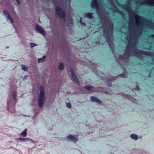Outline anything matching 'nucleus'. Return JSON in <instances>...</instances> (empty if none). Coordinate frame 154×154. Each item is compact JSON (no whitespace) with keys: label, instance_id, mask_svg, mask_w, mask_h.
<instances>
[{"label":"nucleus","instance_id":"24","mask_svg":"<svg viewBox=\"0 0 154 154\" xmlns=\"http://www.w3.org/2000/svg\"><path fill=\"white\" fill-rule=\"evenodd\" d=\"M66 105L67 107L71 109L72 107V106L70 103H66Z\"/></svg>","mask_w":154,"mask_h":154},{"label":"nucleus","instance_id":"20","mask_svg":"<svg viewBox=\"0 0 154 154\" xmlns=\"http://www.w3.org/2000/svg\"><path fill=\"white\" fill-rule=\"evenodd\" d=\"M59 68L60 70H63L64 68V66L63 63H61L59 66Z\"/></svg>","mask_w":154,"mask_h":154},{"label":"nucleus","instance_id":"13","mask_svg":"<svg viewBox=\"0 0 154 154\" xmlns=\"http://www.w3.org/2000/svg\"><path fill=\"white\" fill-rule=\"evenodd\" d=\"M31 140L32 141V140H31V139L29 138H22L21 137H20L19 138H18L17 139V141H22L23 142H25V141H29L30 140Z\"/></svg>","mask_w":154,"mask_h":154},{"label":"nucleus","instance_id":"3","mask_svg":"<svg viewBox=\"0 0 154 154\" xmlns=\"http://www.w3.org/2000/svg\"><path fill=\"white\" fill-rule=\"evenodd\" d=\"M40 94L38 97V104L39 107L42 108L46 99L45 92L43 86H41L39 88Z\"/></svg>","mask_w":154,"mask_h":154},{"label":"nucleus","instance_id":"28","mask_svg":"<svg viewBox=\"0 0 154 154\" xmlns=\"http://www.w3.org/2000/svg\"><path fill=\"white\" fill-rule=\"evenodd\" d=\"M16 2L17 3V4L18 5H19L20 4V0H15Z\"/></svg>","mask_w":154,"mask_h":154},{"label":"nucleus","instance_id":"19","mask_svg":"<svg viewBox=\"0 0 154 154\" xmlns=\"http://www.w3.org/2000/svg\"><path fill=\"white\" fill-rule=\"evenodd\" d=\"M127 75V72H124V73H123L121 74H120L119 75H118L117 76L125 78L126 76Z\"/></svg>","mask_w":154,"mask_h":154},{"label":"nucleus","instance_id":"32","mask_svg":"<svg viewBox=\"0 0 154 154\" xmlns=\"http://www.w3.org/2000/svg\"><path fill=\"white\" fill-rule=\"evenodd\" d=\"M80 22L81 23H82V21L81 20H80Z\"/></svg>","mask_w":154,"mask_h":154},{"label":"nucleus","instance_id":"29","mask_svg":"<svg viewBox=\"0 0 154 154\" xmlns=\"http://www.w3.org/2000/svg\"><path fill=\"white\" fill-rule=\"evenodd\" d=\"M82 23L83 25H84V26H85V25H86L85 24V23Z\"/></svg>","mask_w":154,"mask_h":154},{"label":"nucleus","instance_id":"33","mask_svg":"<svg viewBox=\"0 0 154 154\" xmlns=\"http://www.w3.org/2000/svg\"><path fill=\"white\" fill-rule=\"evenodd\" d=\"M14 112H11V113H14Z\"/></svg>","mask_w":154,"mask_h":154},{"label":"nucleus","instance_id":"14","mask_svg":"<svg viewBox=\"0 0 154 154\" xmlns=\"http://www.w3.org/2000/svg\"><path fill=\"white\" fill-rule=\"evenodd\" d=\"M85 16L87 18L91 19L93 17V13H88L85 14Z\"/></svg>","mask_w":154,"mask_h":154},{"label":"nucleus","instance_id":"18","mask_svg":"<svg viewBox=\"0 0 154 154\" xmlns=\"http://www.w3.org/2000/svg\"><path fill=\"white\" fill-rule=\"evenodd\" d=\"M45 56H44L38 59V63H42L44 61Z\"/></svg>","mask_w":154,"mask_h":154},{"label":"nucleus","instance_id":"6","mask_svg":"<svg viewBox=\"0 0 154 154\" xmlns=\"http://www.w3.org/2000/svg\"><path fill=\"white\" fill-rule=\"evenodd\" d=\"M35 26L36 30V31L39 33L42 34L43 35H45V33L44 32L43 29L38 24L36 23L35 24Z\"/></svg>","mask_w":154,"mask_h":154},{"label":"nucleus","instance_id":"12","mask_svg":"<svg viewBox=\"0 0 154 154\" xmlns=\"http://www.w3.org/2000/svg\"><path fill=\"white\" fill-rule=\"evenodd\" d=\"M84 88H86L89 91L92 92L94 90V88L92 86L87 85L84 86Z\"/></svg>","mask_w":154,"mask_h":154},{"label":"nucleus","instance_id":"8","mask_svg":"<svg viewBox=\"0 0 154 154\" xmlns=\"http://www.w3.org/2000/svg\"><path fill=\"white\" fill-rule=\"evenodd\" d=\"M70 71L72 81L76 83H79V81L77 77L76 74L74 72L73 70L71 68Z\"/></svg>","mask_w":154,"mask_h":154},{"label":"nucleus","instance_id":"35","mask_svg":"<svg viewBox=\"0 0 154 154\" xmlns=\"http://www.w3.org/2000/svg\"><path fill=\"white\" fill-rule=\"evenodd\" d=\"M121 13H122V12H120V13L121 14Z\"/></svg>","mask_w":154,"mask_h":154},{"label":"nucleus","instance_id":"30","mask_svg":"<svg viewBox=\"0 0 154 154\" xmlns=\"http://www.w3.org/2000/svg\"><path fill=\"white\" fill-rule=\"evenodd\" d=\"M28 76L27 75H25V77H27Z\"/></svg>","mask_w":154,"mask_h":154},{"label":"nucleus","instance_id":"36","mask_svg":"<svg viewBox=\"0 0 154 154\" xmlns=\"http://www.w3.org/2000/svg\"><path fill=\"white\" fill-rule=\"evenodd\" d=\"M6 48H8V47H7Z\"/></svg>","mask_w":154,"mask_h":154},{"label":"nucleus","instance_id":"31","mask_svg":"<svg viewBox=\"0 0 154 154\" xmlns=\"http://www.w3.org/2000/svg\"><path fill=\"white\" fill-rule=\"evenodd\" d=\"M9 103H10L9 101L8 100V104Z\"/></svg>","mask_w":154,"mask_h":154},{"label":"nucleus","instance_id":"27","mask_svg":"<svg viewBox=\"0 0 154 154\" xmlns=\"http://www.w3.org/2000/svg\"><path fill=\"white\" fill-rule=\"evenodd\" d=\"M122 97H127V96H128L127 95L124 94H122Z\"/></svg>","mask_w":154,"mask_h":154},{"label":"nucleus","instance_id":"34","mask_svg":"<svg viewBox=\"0 0 154 154\" xmlns=\"http://www.w3.org/2000/svg\"><path fill=\"white\" fill-rule=\"evenodd\" d=\"M105 93L106 94H107V92H106Z\"/></svg>","mask_w":154,"mask_h":154},{"label":"nucleus","instance_id":"16","mask_svg":"<svg viewBox=\"0 0 154 154\" xmlns=\"http://www.w3.org/2000/svg\"><path fill=\"white\" fill-rule=\"evenodd\" d=\"M117 77H112L111 79H110L108 81H107L108 85L109 86H110L111 82L115 80L116 79Z\"/></svg>","mask_w":154,"mask_h":154},{"label":"nucleus","instance_id":"25","mask_svg":"<svg viewBox=\"0 0 154 154\" xmlns=\"http://www.w3.org/2000/svg\"><path fill=\"white\" fill-rule=\"evenodd\" d=\"M149 38L151 39L152 40H154V35H152L149 37Z\"/></svg>","mask_w":154,"mask_h":154},{"label":"nucleus","instance_id":"17","mask_svg":"<svg viewBox=\"0 0 154 154\" xmlns=\"http://www.w3.org/2000/svg\"><path fill=\"white\" fill-rule=\"evenodd\" d=\"M27 129H24L23 132L20 134L21 136L23 137H26L27 134Z\"/></svg>","mask_w":154,"mask_h":154},{"label":"nucleus","instance_id":"9","mask_svg":"<svg viewBox=\"0 0 154 154\" xmlns=\"http://www.w3.org/2000/svg\"><path fill=\"white\" fill-rule=\"evenodd\" d=\"M4 15L7 17V19L9 20L11 23H12L13 22V20L12 17L11 16L9 13L6 11L5 10L3 11Z\"/></svg>","mask_w":154,"mask_h":154},{"label":"nucleus","instance_id":"2","mask_svg":"<svg viewBox=\"0 0 154 154\" xmlns=\"http://www.w3.org/2000/svg\"><path fill=\"white\" fill-rule=\"evenodd\" d=\"M104 23L106 26L109 27V29L110 30V34L111 35V40H109V37L107 36V35H106V38L107 41L108 42L109 46L113 53V50L114 49V45L113 43V41L112 40V28L113 26V25L112 23L110 21V19L108 18L106 22H105Z\"/></svg>","mask_w":154,"mask_h":154},{"label":"nucleus","instance_id":"22","mask_svg":"<svg viewBox=\"0 0 154 154\" xmlns=\"http://www.w3.org/2000/svg\"><path fill=\"white\" fill-rule=\"evenodd\" d=\"M22 67L21 68V69L25 71H28V69L24 65H22Z\"/></svg>","mask_w":154,"mask_h":154},{"label":"nucleus","instance_id":"1","mask_svg":"<svg viewBox=\"0 0 154 154\" xmlns=\"http://www.w3.org/2000/svg\"><path fill=\"white\" fill-rule=\"evenodd\" d=\"M109 3L111 9L118 12L119 11L116 6L119 5L128 12L129 18L128 31L124 34L125 36L127 35L125 42L127 44V45L123 57L114 54L117 62L122 66L123 63L126 65L130 56H137L140 59L147 55L152 57V53L138 50L136 48V44L138 38L142 34V31H146L148 28H154V24L138 14H134L131 7V0H128L126 5H119L117 0H111Z\"/></svg>","mask_w":154,"mask_h":154},{"label":"nucleus","instance_id":"5","mask_svg":"<svg viewBox=\"0 0 154 154\" xmlns=\"http://www.w3.org/2000/svg\"><path fill=\"white\" fill-rule=\"evenodd\" d=\"M78 135H69L66 138L68 141L76 142L78 141Z\"/></svg>","mask_w":154,"mask_h":154},{"label":"nucleus","instance_id":"21","mask_svg":"<svg viewBox=\"0 0 154 154\" xmlns=\"http://www.w3.org/2000/svg\"><path fill=\"white\" fill-rule=\"evenodd\" d=\"M12 97L14 100V101L16 100V94L15 93L14 91H13L12 93Z\"/></svg>","mask_w":154,"mask_h":154},{"label":"nucleus","instance_id":"11","mask_svg":"<svg viewBox=\"0 0 154 154\" xmlns=\"http://www.w3.org/2000/svg\"><path fill=\"white\" fill-rule=\"evenodd\" d=\"M92 2L91 3V6L92 8L97 9L98 5L96 0H92Z\"/></svg>","mask_w":154,"mask_h":154},{"label":"nucleus","instance_id":"23","mask_svg":"<svg viewBox=\"0 0 154 154\" xmlns=\"http://www.w3.org/2000/svg\"><path fill=\"white\" fill-rule=\"evenodd\" d=\"M29 44L30 45V47L31 48L34 47L37 45V44L33 43H30Z\"/></svg>","mask_w":154,"mask_h":154},{"label":"nucleus","instance_id":"10","mask_svg":"<svg viewBox=\"0 0 154 154\" xmlns=\"http://www.w3.org/2000/svg\"><path fill=\"white\" fill-rule=\"evenodd\" d=\"M90 100L91 101L93 102H96L99 104H102V102L101 100L95 97H91Z\"/></svg>","mask_w":154,"mask_h":154},{"label":"nucleus","instance_id":"26","mask_svg":"<svg viewBox=\"0 0 154 154\" xmlns=\"http://www.w3.org/2000/svg\"><path fill=\"white\" fill-rule=\"evenodd\" d=\"M134 89L135 90H137L138 91H139V89H140V88H139V87H138L137 85H136V87L134 88Z\"/></svg>","mask_w":154,"mask_h":154},{"label":"nucleus","instance_id":"7","mask_svg":"<svg viewBox=\"0 0 154 154\" xmlns=\"http://www.w3.org/2000/svg\"><path fill=\"white\" fill-rule=\"evenodd\" d=\"M139 3L143 5L147 4L148 5L154 6V0H144V1L140 2Z\"/></svg>","mask_w":154,"mask_h":154},{"label":"nucleus","instance_id":"4","mask_svg":"<svg viewBox=\"0 0 154 154\" xmlns=\"http://www.w3.org/2000/svg\"><path fill=\"white\" fill-rule=\"evenodd\" d=\"M55 11L57 14L60 17L64 19V21L65 20V15L63 11L57 6L55 7Z\"/></svg>","mask_w":154,"mask_h":154},{"label":"nucleus","instance_id":"15","mask_svg":"<svg viewBox=\"0 0 154 154\" xmlns=\"http://www.w3.org/2000/svg\"><path fill=\"white\" fill-rule=\"evenodd\" d=\"M130 137L132 139L135 140H137L138 138V136L137 135L135 134H132L130 135Z\"/></svg>","mask_w":154,"mask_h":154}]
</instances>
